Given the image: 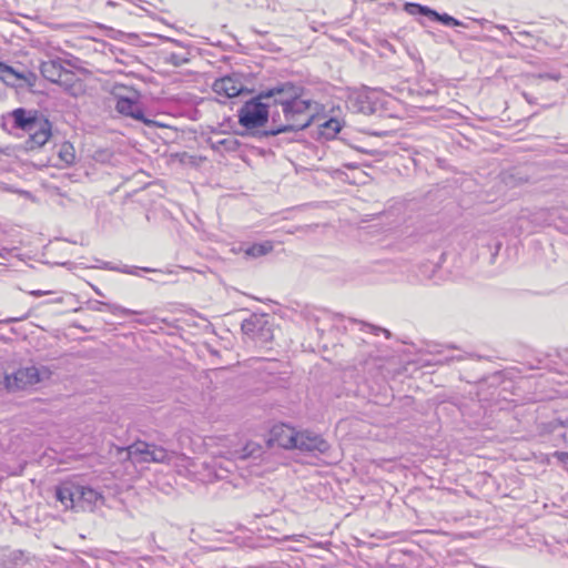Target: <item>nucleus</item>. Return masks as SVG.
Returning <instances> with one entry per match:
<instances>
[{
	"label": "nucleus",
	"mask_w": 568,
	"mask_h": 568,
	"mask_svg": "<svg viewBox=\"0 0 568 568\" xmlns=\"http://www.w3.org/2000/svg\"><path fill=\"white\" fill-rule=\"evenodd\" d=\"M274 103L281 105L284 115V122L281 121L280 113L272 112V128L265 131V135H277L288 131H300L307 128L314 116V102L302 97V88L292 83L284 82L274 87Z\"/></svg>",
	"instance_id": "f257e3e1"
},
{
	"label": "nucleus",
	"mask_w": 568,
	"mask_h": 568,
	"mask_svg": "<svg viewBox=\"0 0 568 568\" xmlns=\"http://www.w3.org/2000/svg\"><path fill=\"white\" fill-rule=\"evenodd\" d=\"M3 121L18 136H27L24 148L28 151L42 148L52 134L50 121L37 110L18 108L4 115Z\"/></svg>",
	"instance_id": "f03ea898"
},
{
	"label": "nucleus",
	"mask_w": 568,
	"mask_h": 568,
	"mask_svg": "<svg viewBox=\"0 0 568 568\" xmlns=\"http://www.w3.org/2000/svg\"><path fill=\"white\" fill-rule=\"evenodd\" d=\"M274 103V87L261 91L256 97L247 100L239 110L237 118L240 125L245 130L242 135L254 138H266V130H261L272 116L271 108Z\"/></svg>",
	"instance_id": "7ed1b4c3"
},
{
	"label": "nucleus",
	"mask_w": 568,
	"mask_h": 568,
	"mask_svg": "<svg viewBox=\"0 0 568 568\" xmlns=\"http://www.w3.org/2000/svg\"><path fill=\"white\" fill-rule=\"evenodd\" d=\"M51 376V371L45 366H27L17 369L10 375L9 392H16L34 386Z\"/></svg>",
	"instance_id": "20e7f679"
},
{
	"label": "nucleus",
	"mask_w": 568,
	"mask_h": 568,
	"mask_svg": "<svg viewBox=\"0 0 568 568\" xmlns=\"http://www.w3.org/2000/svg\"><path fill=\"white\" fill-rule=\"evenodd\" d=\"M128 453L140 463H162L169 464L174 456L173 452H168L163 447L151 445L145 442H136L129 446Z\"/></svg>",
	"instance_id": "39448f33"
},
{
	"label": "nucleus",
	"mask_w": 568,
	"mask_h": 568,
	"mask_svg": "<svg viewBox=\"0 0 568 568\" xmlns=\"http://www.w3.org/2000/svg\"><path fill=\"white\" fill-rule=\"evenodd\" d=\"M241 328L243 334L260 345H266L273 338L271 326L262 316L252 315L244 320Z\"/></svg>",
	"instance_id": "423d86ee"
},
{
	"label": "nucleus",
	"mask_w": 568,
	"mask_h": 568,
	"mask_svg": "<svg viewBox=\"0 0 568 568\" xmlns=\"http://www.w3.org/2000/svg\"><path fill=\"white\" fill-rule=\"evenodd\" d=\"M115 110L122 115L131 116L134 120L143 122L148 126L159 125L155 121L144 116L143 110L135 98L119 97L116 99Z\"/></svg>",
	"instance_id": "0eeeda50"
},
{
	"label": "nucleus",
	"mask_w": 568,
	"mask_h": 568,
	"mask_svg": "<svg viewBox=\"0 0 568 568\" xmlns=\"http://www.w3.org/2000/svg\"><path fill=\"white\" fill-rule=\"evenodd\" d=\"M295 448L311 454H324L329 449V444L321 435L305 430L300 432Z\"/></svg>",
	"instance_id": "6e6552de"
},
{
	"label": "nucleus",
	"mask_w": 568,
	"mask_h": 568,
	"mask_svg": "<svg viewBox=\"0 0 568 568\" xmlns=\"http://www.w3.org/2000/svg\"><path fill=\"white\" fill-rule=\"evenodd\" d=\"M298 435L300 432H296L293 427L278 424L271 429L270 442L285 449H292L296 447Z\"/></svg>",
	"instance_id": "1a4fd4ad"
},
{
	"label": "nucleus",
	"mask_w": 568,
	"mask_h": 568,
	"mask_svg": "<svg viewBox=\"0 0 568 568\" xmlns=\"http://www.w3.org/2000/svg\"><path fill=\"white\" fill-rule=\"evenodd\" d=\"M213 90L219 95L234 98L243 92L244 84L235 74L226 75L214 81Z\"/></svg>",
	"instance_id": "9d476101"
},
{
	"label": "nucleus",
	"mask_w": 568,
	"mask_h": 568,
	"mask_svg": "<svg viewBox=\"0 0 568 568\" xmlns=\"http://www.w3.org/2000/svg\"><path fill=\"white\" fill-rule=\"evenodd\" d=\"M55 498L65 509L78 510V485L63 483L55 488Z\"/></svg>",
	"instance_id": "9b49d317"
},
{
	"label": "nucleus",
	"mask_w": 568,
	"mask_h": 568,
	"mask_svg": "<svg viewBox=\"0 0 568 568\" xmlns=\"http://www.w3.org/2000/svg\"><path fill=\"white\" fill-rule=\"evenodd\" d=\"M101 498L95 489L78 485V510L87 506H93Z\"/></svg>",
	"instance_id": "f8f14e48"
},
{
	"label": "nucleus",
	"mask_w": 568,
	"mask_h": 568,
	"mask_svg": "<svg viewBox=\"0 0 568 568\" xmlns=\"http://www.w3.org/2000/svg\"><path fill=\"white\" fill-rule=\"evenodd\" d=\"M274 250L272 241H264L261 243H254L243 250L245 256L251 258H258L267 255Z\"/></svg>",
	"instance_id": "ddd939ff"
},
{
	"label": "nucleus",
	"mask_w": 568,
	"mask_h": 568,
	"mask_svg": "<svg viewBox=\"0 0 568 568\" xmlns=\"http://www.w3.org/2000/svg\"><path fill=\"white\" fill-rule=\"evenodd\" d=\"M42 75L51 82H58L62 75V67L59 62L47 61L40 67Z\"/></svg>",
	"instance_id": "4468645a"
},
{
	"label": "nucleus",
	"mask_w": 568,
	"mask_h": 568,
	"mask_svg": "<svg viewBox=\"0 0 568 568\" xmlns=\"http://www.w3.org/2000/svg\"><path fill=\"white\" fill-rule=\"evenodd\" d=\"M23 79V75L17 72L12 67L0 62V80L7 84H14L16 81Z\"/></svg>",
	"instance_id": "2eb2a0df"
},
{
	"label": "nucleus",
	"mask_w": 568,
	"mask_h": 568,
	"mask_svg": "<svg viewBox=\"0 0 568 568\" xmlns=\"http://www.w3.org/2000/svg\"><path fill=\"white\" fill-rule=\"evenodd\" d=\"M58 156L60 161L67 165H70L75 160L74 148L70 142H63L58 150Z\"/></svg>",
	"instance_id": "dca6fc26"
},
{
	"label": "nucleus",
	"mask_w": 568,
	"mask_h": 568,
	"mask_svg": "<svg viewBox=\"0 0 568 568\" xmlns=\"http://www.w3.org/2000/svg\"><path fill=\"white\" fill-rule=\"evenodd\" d=\"M100 306H105L112 314L118 315V316H126V315H131V314H142L141 312L132 311L130 308H125L120 305L106 304V303L99 302V301L95 302V306L93 307V310L101 311Z\"/></svg>",
	"instance_id": "f3484780"
},
{
	"label": "nucleus",
	"mask_w": 568,
	"mask_h": 568,
	"mask_svg": "<svg viewBox=\"0 0 568 568\" xmlns=\"http://www.w3.org/2000/svg\"><path fill=\"white\" fill-rule=\"evenodd\" d=\"M341 131V123L337 119H329L322 124V135L333 139Z\"/></svg>",
	"instance_id": "a211bd4d"
},
{
	"label": "nucleus",
	"mask_w": 568,
	"mask_h": 568,
	"mask_svg": "<svg viewBox=\"0 0 568 568\" xmlns=\"http://www.w3.org/2000/svg\"><path fill=\"white\" fill-rule=\"evenodd\" d=\"M405 10L410 14L419 13L423 16H427L432 19L435 13V10H433L426 6L418 4V3H406Z\"/></svg>",
	"instance_id": "6ab92c4d"
},
{
	"label": "nucleus",
	"mask_w": 568,
	"mask_h": 568,
	"mask_svg": "<svg viewBox=\"0 0 568 568\" xmlns=\"http://www.w3.org/2000/svg\"><path fill=\"white\" fill-rule=\"evenodd\" d=\"M219 466V469L215 470V476L217 478H224L225 474H229L234 468V464L232 460H215L214 467Z\"/></svg>",
	"instance_id": "aec40b11"
},
{
	"label": "nucleus",
	"mask_w": 568,
	"mask_h": 568,
	"mask_svg": "<svg viewBox=\"0 0 568 568\" xmlns=\"http://www.w3.org/2000/svg\"><path fill=\"white\" fill-rule=\"evenodd\" d=\"M433 20L442 22L445 26H453V27L463 26V22L455 19L454 17H452L447 13H438L437 11H435V13L433 16Z\"/></svg>",
	"instance_id": "412c9836"
},
{
	"label": "nucleus",
	"mask_w": 568,
	"mask_h": 568,
	"mask_svg": "<svg viewBox=\"0 0 568 568\" xmlns=\"http://www.w3.org/2000/svg\"><path fill=\"white\" fill-rule=\"evenodd\" d=\"M166 62L174 67H182L189 62V58L184 54L172 52L166 57Z\"/></svg>",
	"instance_id": "4be33fe9"
},
{
	"label": "nucleus",
	"mask_w": 568,
	"mask_h": 568,
	"mask_svg": "<svg viewBox=\"0 0 568 568\" xmlns=\"http://www.w3.org/2000/svg\"><path fill=\"white\" fill-rule=\"evenodd\" d=\"M97 262H99V265L94 266L97 268L116 271V272H122V273H126V274H134V272L128 267L120 268V267L112 265V263H110V262H103V261H99V260H97Z\"/></svg>",
	"instance_id": "5701e85b"
},
{
	"label": "nucleus",
	"mask_w": 568,
	"mask_h": 568,
	"mask_svg": "<svg viewBox=\"0 0 568 568\" xmlns=\"http://www.w3.org/2000/svg\"><path fill=\"white\" fill-rule=\"evenodd\" d=\"M362 329L363 331H367L372 334H375L377 335L379 332H383L386 337H389L390 336V333L388 329L386 328H382V327H378V326H375V325H372V324H365V323H362Z\"/></svg>",
	"instance_id": "b1692460"
},
{
	"label": "nucleus",
	"mask_w": 568,
	"mask_h": 568,
	"mask_svg": "<svg viewBox=\"0 0 568 568\" xmlns=\"http://www.w3.org/2000/svg\"><path fill=\"white\" fill-rule=\"evenodd\" d=\"M10 375L0 372V390L9 392Z\"/></svg>",
	"instance_id": "393cba45"
},
{
	"label": "nucleus",
	"mask_w": 568,
	"mask_h": 568,
	"mask_svg": "<svg viewBox=\"0 0 568 568\" xmlns=\"http://www.w3.org/2000/svg\"><path fill=\"white\" fill-rule=\"evenodd\" d=\"M29 317V314L26 313V314H22L20 316H14V317H8V318H4L2 320L0 323H4V324H10V323H17V322H21V321H24Z\"/></svg>",
	"instance_id": "a878e982"
},
{
	"label": "nucleus",
	"mask_w": 568,
	"mask_h": 568,
	"mask_svg": "<svg viewBox=\"0 0 568 568\" xmlns=\"http://www.w3.org/2000/svg\"><path fill=\"white\" fill-rule=\"evenodd\" d=\"M539 78L541 79H550V80H559V74H552V73H545V74H539Z\"/></svg>",
	"instance_id": "bb28decb"
},
{
	"label": "nucleus",
	"mask_w": 568,
	"mask_h": 568,
	"mask_svg": "<svg viewBox=\"0 0 568 568\" xmlns=\"http://www.w3.org/2000/svg\"><path fill=\"white\" fill-rule=\"evenodd\" d=\"M50 292L48 291H40V290H36V291H31L30 294L34 297H41L43 295H47L49 294Z\"/></svg>",
	"instance_id": "cd10ccee"
},
{
	"label": "nucleus",
	"mask_w": 568,
	"mask_h": 568,
	"mask_svg": "<svg viewBox=\"0 0 568 568\" xmlns=\"http://www.w3.org/2000/svg\"><path fill=\"white\" fill-rule=\"evenodd\" d=\"M232 143H234V141L230 140V139H223V140L219 141V144H222L225 146H229V144H232Z\"/></svg>",
	"instance_id": "c85d7f7f"
},
{
	"label": "nucleus",
	"mask_w": 568,
	"mask_h": 568,
	"mask_svg": "<svg viewBox=\"0 0 568 568\" xmlns=\"http://www.w3.org/2000/svg\"><path fill=\"white\" fill-rule=\"evenodd\" d=\"M152 316H146L145 318H142V320H139L138 322L141 323V324H149L152 322Z\"/></svg>",
	"instance_id": "c756f323"
},
{
	"label": "nucleus",
	"mask_w": 568,
	"mask_h": 568,
	"mask_svg": "<svg viewBox=\"0 0 568 568\" xmlns=\"http://www.w3.org/2000/svg\"><path fill=\"white\" fill-rule=\"evenodd\" d=\"M92 290L98 294L99 296H103V293L95 285L91 284Z\"/></svg>",
	"instance_id": "7c9ffc66"
},
{
	"label": "nucleus",
	"mask_w": 568,
	"mask_h": 568,
	"mask_svg": "<svg viewBox=\"0 0 568 568\" xmlns=\"http://www.w3.org/2000/svg\"><path fill=\"white\" fill-rule=\"evenodd\" d=\"M498 29L505 32H509L506 26H499Z\"/></svg>",
	"instance_id": "2f4dec72"
},
{
	"label": "nucleus",
	"mask_w": 568,
	"mask_h": 568,
	"mask_svg": "<svg viewBox=\"0 0 568 568\" xmlns=\"http://www.w3.org/2000/svg\"><path fill=\"white\" fill-rule=\"evenodd\" d=\"M564 459L568 462V453H564Z\"/></svg>",
	"instance_id": "473e14b6"
}]
</instances>
